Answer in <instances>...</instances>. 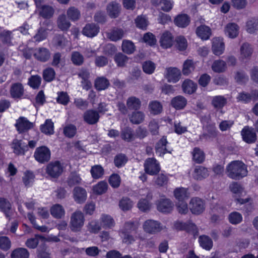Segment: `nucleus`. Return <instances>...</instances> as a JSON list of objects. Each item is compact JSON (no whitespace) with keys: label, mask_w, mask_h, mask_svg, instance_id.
Returning a JSON list of instances; mask_svg holds the SVG:
<instances>
[{"label":"nucleus","mask_w":258,"mask_h":258,"mask_svg":"<svg viewBox=\"0 0 258 258\" xmlns=\"http://www.w3.org/2000/svg\"><path fill=\"white\" fill-rule=\"evenodd\" d=\"M71 60L76 66L82 65L84 60V56L78 51H73L71 54Z\"/></svg>","instance_id":"obj_56"},{"label":"nucleus","mask_w":258,"mask_h":258,"mask_svg":"<svg viewBox=\"0 0 258 258\" xmlns=\"http://www.w3.org/2000/svg\"><path fill=\"white\" fill-rule=\"evenodd\" d=\"M143 229L145 232L150 234H155L162 229L161 224L153 220H146L143 224Z\"/></svg>","instance_id":"obj_6"},{"label":"nucleus","mask_w":258,"mask_h":258,"mask_svg":"<svg viewBox=\"0 0 258 258\" xmlns=\"http://www.w3.org/2000/svg\"><path fill=\"white\" fill-rule=\"evenodd\" d=\"M167 143L166 138L163 137L156 144L155 149L156 153H158L159 156H162L168 152L166 147Z\"/></svg>","instance_id":"obj_39"},{"label":"nucleus","mask_w":258,"mask_h":258,"mask_svg":"<svg viewBox=\"0 0 258 258\" xmlns=\"http://www.w3.org/2000/svg\"><path fill=\"white\" fill-rule=\"evenodd\" d=\"M58 27L62 31L68 30L71 26L70 22L67 19L64 14L59 16L57 21Z\"/></svg>","instance_id":"obj_41"},{"label":"nucleus","mask_w":258,"mask_h":258,"mask_svg":"<svg viewBox=\"0 0 258 258\" xmlns=\"http://www.w3.org/2000/svg\"><path fill=\"white\" fill-rule=\"evenodd\" d=\"M239 27L235 23L227 24L225 27V34L231 38H236L239 34Z\"/></svg>","instance_id":"obj_20"},{"label":"nucleus","mask_w":258,"mask_h":258,"mask_svg":"<svg viewBox=\"0 0 258 258\" xmlns=\"http://www.w3.org/2000/svg\"><path fill=\"white\" fill-rule=\"evenodd\" d=\"M106 10L108 15L111 18L117 17L120 12L119 4L115 2L109 3L107 6Z\"/></svg>","instance_id":"obj_34"},{"label":"nucleus","mask_w":258,"mask_h":258,"mask_svg":"<svg viewBox=\"0 0 258 258\" xmlns=\"http://www.w3.org/2000/svg\"><path fill=\"white\" fill-rule=\"evenodd\" d=\"M34 157L38 162L43 163L50 159V151L46 147L41 146L36 148Z\"/></svg>","instance_id":"obj_5"},{"label":"nucleus","mask_w":258,"mask_h":258,"mask_svg":"<svg viewBox=\"0 0 258 258\" xmlns=\"http://www.w3.org/2000/svg\"><path fill=\"white\" fill-rule=\"evenodd\" d=\"M100 221L102 227L104 228L110 229L115 226V223L113 218L106 214H102L100 217Z\"/></svg>","instance_id":"obj_33"},{"label":"nucleus","mask_w":258,"mask_h":258,"mask_svg":"<svg viewBox=\"0 0 258 258\" xmlns=\"http://www.w3.org/2000/svg\"><path fill=\"white\" fill-rule=\"evenodd\" d=\"M193 160L198 163H202L205 159V154L199 148H195L192 152Z\"/></svg>","instance_id":"obj_53"},{"label":"nucleus","mask_w":258,"mask_h":258,"mask_svg":"<svg viewBox=\"0 0 258 258\" xmlns=\"http://www.w3.org/2000/svg\"><path fill=\"white\" fill-rule=\"evenodd\" d=\"M53 42L58 48H63L68 43V40L61 35H57L53 39Z\"/></svg>","instance_id":"obj_61"},{"label":"nucleus","mask_w":258,"mask_h":258,"mask_svg":"<svg viewBox=\"0 0 258 258\" xmlns=\"http://www.w3.org/2000/svg\"><path fill=\"white\" fill-rule=\"evenodd\" d=\"M246 31L249 33H254L258 30V19L251 18L246 23Z\"/></svg>","instance_id":"obj_50"},{"label":"nucleus","mask_w":258,"mask_h":258,"mask_svg":"<svg viewBox=\"0 0 258 258\" xmlns=\"http://www.w3.org/2000/svg\"><path fill=\"white\" fill-rule=\"evenodd\" d=\"M41 131L45 134H53V123L50 119H47L44 124L41 126Z\"/></svg>","instance_id":"obj_58"},{"label":"nucleus","mask_w":258,"mask_h":258,"mask_svg":"<svg viewBox=\"0 0 258 258\" xmlns=\"http://www.w3.org/2000/svg\"><path fill=\"white\" fill-rule=\"evenodd\" d=\"M129 58L122 53H118L114 56V60L119 67H123L128 60Z\"/></svg>","instance_id":"obj_59"},{"label":"nucleus","mask_w":258,"mask_h":258,"mask_svg":"<svg viewBox=\"0 0 258 258\" xmlns=\"http://www.w3.org/2000/svg\"><path fill=\"white\" fill-rule=\"evenodd\" d=\"M145 171L146 173L150 175H155L157 174L160 168L157 161L153 158H148L144 163Z\"/></svg>","instance_id":"obj_9"},{"label":"nucleus","mask_w":258,"mask_h":258,"mask_svg":"<svg viewBox=\"0 0 258 258\" xmlns=\"http://www.w3.org/2000/svg\"><path fill=\"white\" fill-rule=\"evenodd\" d=\"M84 216L81 211H77L73 213L70 221L71 230L74 231H79L84 225Z\"/></svg>","instance_id":"obj_2"},{"label":"nucleus","mask_w":258,"mask_h":258,"mask_svg":"<svg viewBox=\"0 0 258 258\" xmlns=\"http://www.w3.org/2000/svg\"><path fill=\"white\" fill-rule=\"evenodd\" d=\"M23 87L21 83H16L12 85L10 88V94L13 98H20L23 95Z\"/></svg>","instance_id":"obj_28"},{"label":"nucleus","mask_w":258,"mask_h":258,"mask_svg":"<svg viewBox=\"0 0 258 258\" xmlns=\"http://www.w3.org/2000/svg\"><path fill=\"white\" fill-rule=\"evenodd\" d=\"M50 52L46 48L38 47L34 49L33 55L34 57L41 62H46L50 57Z\"/></svg>","instance_id":"obj_10"},{"label":"nucleus","mask_w":258,"mask_h":258,"mask_svg":"<svg viewBox=\"0 0 258 258\" xmlns=\"http://www.w3.org/2000/svg\"><path fill=\"white\" fill-rule=\"evenodd\" d=\"M124 31L121 28H113L107 34V37L111 41H117L123 38Z\"/></svg>","instance_id":"obj_25"},{"label":"nucleus","mask_w":258,"mask_h":258,"mask_svg":"<svg viewBox=\"0 0 258 258\" xmlns=\"http://www.w3.org/2000/svg\"><path fill=\"white\" fill-rule=\"evenodd\" d=\"M84 121L89 125H94L97 123L99 120L100 115L97 110L89 109L83 114Z\"/></svg>","instance_id":"obj_8"},{"label":"nucleus","mask_w":258,"mask_h":258,"mask_svg":"<svg viewBox=\"0 0 258 258\" xmlns=\"http://www.w3.org/2000/svg\"><path fill=\"white\" fill-rule=\"evenodd\" d=\"M243 140L247 143H252L256 140V135L253 128L245 126L241 131Z\"/></svg>","instance_id":"obj_16"},{"label":"nucleus","mask_w":258,"mask_h":258,"mask_svg":"<svg viewBox=\"0 0 258 258\" xmlns=\"http://www.w3.org/2000/svg\"><path fill=\"white\" fill-rule=\"evenodd\" d=\"M180 70L177 68L170 67L166 68L165 77L169 82L176 83L181 77Z\"/></svg>","instance_id":"obj_11"},{"label":"nucleus","mask_w":258,"mask_h":258,"mask_svg":"<svg viewBox=\"0 0 258 258\" xmlns=\"http://www.w3.org/2000/svg\"><path fill=\"white\" fill-rule=\"evenodd\" d=\"M122 50L127 54H131L135 50V46L131 41L124 40L122 43Z\"/></svg>","instance_id":"obj_48"},{"label":"nucleus","mask_w":258,"mask_h":258,"mask_svg":"<svg viewBox=\"0 0 258 258\" xmlns=\"http://www.w3.org/2000/svg\"><path fill=\"white\" fill-rule=\"evenodd\" d=\"M68 17L73 21H76L79 19L80 13L79 11L75 7L70 8L67 12Z\"/></svg>","instance_id":"obj_64"},{"label":"nucleus","mask_w":258,"mask_h":258,"mask_svg":"<svg viewBox=\"0 0 258 258\" xmlns=\"http://www.w3.org/2000/svg\"><path fill=\"white\" fill-rule=\"evenodd\" d=\"M197 35L203 40L208 39L211 35V30L206 25H201L196 29Z\"/></svg>","instance_id":"obj_27"},{"label":"nucleus","mask_w":258,"mask_h":258,"mask_svg":"<svg viewBox=\"0 0 258 258\" xmlns=\"http://www.w3.org/2000/svg\"><path fill=\"white\" fill-rule=\"evenodd\" d=\"M62 171V166L59 161L50 163L46 168L47 173L53 178L58 177Z\"/></svg>","instance_id":"obj_7"},{"label":"nucleus","mask_w":258,"mask_h":258,"mask_svg":"<svg viewBox=\"0 0 258 258\" xmlns=\"http://www.w3.org/2000/svg\"><path fill=\"white\" fill-rule=\"evenodd\" d=\"M212 70L216 73H222L226 69V62L221 59L215 60L212 65Z\"/></svg>","instance_id":"obj_43"},{"label":"nucleus","mask_w":258,"mask_h":258,"mask_svg":"<svg viewBox=\"0 0 258 258\" xmlns=\"http://www.w3.org/2000/svg\"><path fill=\"white\" fill-rule=\"evenodd\" d=\"M226 170L228 176L233 179H239L247 174L246 165L239 160L230 162Z\"/></svg>","instance_id":"obj_1"},{"label":"nucleus","mask_w":258,"mask_h":258,"mask_svg":"<svg viewBox=\"0 0 258 258\" xmlns=\"http://www.w3.org/2000/svg\"><path fill=\"white\" fill-rule=\"evenodd\" d=\"M174 22L178 27L184 28L189 24L190 18L186 14H180L174 19Z\"/></svg>","instance_id":"obj_35"},{"label":"nucleus","mask_w":258,"mask_h":258,"mask_svg":"<svg viewBox=\"0 0 258 258\" xmlns=\"http://www.w3.org/2000/svg\"><path fill=\"white\" fill-rule=\"evenodd\" d=\"M253 49L251 44L244 42L240 47V57L242 59H249L253 53Z\"/></svg>","instance_id":"obj_24"},{"label":"nucleus","mask_w":258,"mask_h":258,"mask_svg":"<svg viewBox=\"0 0 258 258\" xmlns=\"http://www.w3.org/2000/svg\"><path fill=\"white\" fill-rule=\"evenodd\" d=\"M160 43L161 46L164 48L171 47L173 43V37L171 33L168 31L163 33L160 39Z\"/></svg>","instance_id":"obj_21"},{"label":"nucleus","mask_w":258,"mask_h":258,"mask_svg":"<svg viewBox=\"0 0 258 258\" xmlns=\"http://www.w3.org/2000/svg\"><path fill=\"white\" fill-rule=\"evenodd\" d=\"M228 219L230 223L236 225L242 221V216L240 213L237 212H233L229 215Z\"/></svg>","instance_id":"obj_60"},{"label":"nucleus","mask_w":258,"mask_h":258,"mask_svg":"<svg viewBox=\"0 0 258 258\" xmlns=\"http://www.w3.org/2000/svg\"><path fill=\"white\" fill-rule=\"evenodd\" d=\"M157 209L162 213H170L174 207V204L168 199H160L157 204Z\"/></svg>","instance_id":"obj_12"},{"label":"nucleus","mask_w":258,"mask_h":258,"mask_svg":"<svg viewBox=\"0 0 258 258\" xmlns=\"http://www.w3.org/2000/svg\"><path fill=\"white\" fill-rule=\"evenodd\" d=\"M182 88L184 93L191 94L196 91L197 85L192 80L186 79L182 83Z\"/></svg>","instance_id":"obj_29"},{"label":"nucleus","mask_w":258,"mask_h":258,"mask_svg":"<svg viewBox=\"0 0 258 258\" xmlns=\"http://www.w3.org/2000/svg\"><path fill=\"white\" fill-rule=\"evenodd\" d=\"M47 29L40 27L37 31L33 38L35 41L40 42L46 38L47 36Z\"/></svg>","instance_id":"obj_55"},{"label":"nucleus","mask_w":258,"mask_h":258,"mask_svg":"<svg viewBox=\"0 0 258 258\" xmlns=\"http://www.w3.org/2000/svg\"><path fill=\"white\" fill-rule=\"evenodd\" d=\"M195 69V63L192 60L187 59L183 64L182 70V74L184 75L187 76L194 71Z\"/></svg>","instance_id":"obj_45"},{"label":"nucleus","mask_w":258,"mask_h":258,"mask_svg":"<svg viewBox=\"0 0 258 258\" xmlns=\"http://www.w3.org/2000/svg\"><path fill=\"white\" fill-rule=\"evenodd\" d=\"M145 114L140 111H134L128 115L130 121L135 124H139L143 122L145 119Z\"/></svg>","instance_id":"obj_31"},{"label":"nucleus","mask_w":258,"mask_h":258,"mask_svg":"<svg viewBox=\"0 0 258 258\" xmlns=\"http://www.w3.org/2000/svg\"><path fill=\"white\" fill-rule=\"evenodd\" d=\"M78 76L82 79V83L83 84V89L88 90L91 87V83L89 81L90 77V73L88 69L82 68L78 73Z\"/></svg>","instance_id":"obj_22"},{"label":"nucleus","mask_w":258,"mask_h":258,"mask_svg":"<svg viewBox=\"0 0 258 258\" xmlns=\"http://www.w3.org/2000/svg\"><path fill=\"white\" fill-rule=\"evenodd\" d=\"M175 227L179 230H184L188 232H192L194 237L197 233L196 225L190 221L186 223L177 222L175 224Z\"/></svg>","instance_id":"obj_18"},{"label":"nucleus","mask_w":258,"mask_h":258,"mask_svg":"<svg viewBox=\"0 0 258 258\" xmlns=\"http://www.w3.org/2000/svg\"><path fill=\"white\" fill-rule=\"evenodd\" d=\"M227 103V99L223 96H216L213 97L212 104L215 108L221 109Z\"/></svg>","instance_id":"obj_40"},{"label":"nucleus","mask_w":258,"mask_h":258,"mask_svg":"<svg viewBox=\"0 0 258 258\" xmlns=\"http://www.w3.org/2000/svg\"><path fill=\"white\" fill-rule=\"evenodd\" d=\"M47 248L44 243H41L37 249V256L38 258H50V253L47 251Z\"/></svg>","instance_id":"obj_57"},{"label":"nucleus","mask_w":258,"mask_h":258,"mask_svg":"<svg viewBox=\"0 0 258 258\" xmlns=\"http://www.w3.org/2000/svg\"><path fill=\"white\" fill-rule=\"evenodd\" d=\"M99 31V27L94 23L87 24L84 27L82 33L88 37H93L96 36Z\"/></svg>","instance_id":"obj_23"},{"label":"nucleus","mask_w":258,"mask_h":258,"mask_svg":"<svg viewBox=\"0 0 258 258\" xmlns=\"http://www.w3.org/2000/svg\"><path fill=\"white\" fill-rule=\"evenodd\" d=\"M54 13V10L51 7L43 6L40 12V15L44 18L51 17Z\"/></svg>","instance_id":"obj_63"},{"label":"nucleus","mask_w":258,"mask_h":258,"mask_svg":"<svg viewBox=\"0 0 258 258\" xmlns=\"http://www.w3.org/2000/svg\"><path fill=\"white\" fill-rule=\"evenodd\" d=\"M136 229L135 223L133 221L126 222L123 226V228L119 232L120 236L125 242L135 241L136 239L129 234L132 231Z\"/></svg>","instance_id":"obj_4"},{"label":"nucleus","mask_w":258,"mask_h":258,"mask_svg":"<svg viewBox=\"0 0 258 258\" xmlns=\"http://www.w3.org/2000/svg\"><path fill=\"white\" fill-rule=\"evenodd\" d=\"M90 172L94 179L101 178L104 174V169L101 165H96L92 167Z\"/></svg>","instance_id":"obj_52"},{"label":"nucleus","mask_w":258,"mask_h":258,"mask_svg":"<svg viewBox=\"0 0 258 258\" xmlns=\"http://www.w3.org/2000/svg\"><path fill=\"white\" fill-rule=\"evenodd\" d=\"M73 194L75 201L78 204L84 203L87 199V191L82 187H75L73 189Z\"/></svg>","instance_id":"obj_13"},{"label":"nucleus","mask_w":258,"mask_h":258,"mask_svg":"<svg viewBox=\"0 0 258 258\" xmlns=\"http://www.w3.org/2000/svg\"><path fill=\"white\" fill-rule=\"evenodd\" d=\"M81 180L79 174L76 172H71L68 178L67 183L69 186L72 187L75 185L80 184Z\"/></svg>","instance_id":"obj_49"},{"label":"nucleus","mask_w":258,"mask_h":258,"mask_svg":"<svg viewBox=\"0 0 258 258\" xmlns=\"http://www.w3.org/2000/svg\"><path fill=\"white\" fill-rule=\"evenodd\" d=\"M149 108L151 113L154 115H156L162 112V105L159 102L157 101H153L149 103Z\"/></svg>","instance_id":"obj_51"},{"label":"nucleus","mask_w":258,"mask_h":258,"mask_svg":"<svg viewBox=\"0 0 258 258\" xmlns=\"http://www.w3.org/2000/svg\"><path fill=\"white\" fill-rule=\"evenodd\" d=\"M0 210L5 214L6 217L10 220L13 214L12 205L6 199L0 198Z\"/></svg>","instance_id":"obj_17"},{"label":"nucleus","mask_w":258,"mask_h":258,"mask_svg":"<svg viewBox=\"0 0 258 258\" xmlns=\"http://www.w3.org/2000/svg\"><path fill=\"white\" fill-rule=\"evenodd\" d=\"M133 205V202L127 197L122 198L119 202V207L123 211L130 210Z\"/></svg>","instance_id":"obj_44"},{"label":"nucleus","mask_w":258,"mask_h":258,"mask_svg":"<svg viewBox=\"0 0 258 258\" xmlns=\"http://www.w3.org/2000/svg\"><path fill=\"white\" fill-rule=\"evenodd\" d=\"M121 137L125 141L131 142L135 139V135L132 128L126 127L122 131Z\"/></svg>","instance_id":"obj_54"},{"label":"nucleus","mask_w":258,"mask_h":258,"mask_svg":"<svg viewBox=\"0 0 258 258\" xmlns=\"http://www.w3.org/2000/svg\"><path fill=\"white\" fill-rule=\"evenodd\" d=\"M108 187V184L106 181H101L93 187V190L97 195H102L105 193Z\"/></svg>","instance_id":"obj_46"},{"label":"nucleus","mask_w":258,"mask_h":258,"mask_svg":"<svg viewBox=\"0 0 258 258\" xmlns=\"http://www.w3.org/2000/svg\"><path fill=\"white\" fill-rule=\"evenodd\" d=\"M126 106L128 109L138 110L141 106V101L135 96H131L126 100Z\"/></svg>","instance_id":"obj_32"},{"label":"nucleus","mask_w":258,"mask_h":258,"mask_svg":"<svg viewBox=\"0 0 258 258\" xmlns=\"http://www.w3.org/2000/svg\"><path fill=\"white\" fill-rule=\"evenodd\" d=\"M50 213L53 217L60 219L64 215L65 211L62 206L55 204L51 208Z\"/></svg>","instance_id":"obj_38"},{"label":"nucleus","mask_w":258,"mask_h":258,"mask_svg":"<svg viewBox=\"0 0 258 258\" xmlns=\"http://www.w3.org/2000/svg\"><path fill=\"white\" fill-rule=\"evenodd\" d=\"M189 208L192 214L200 215L205 209V203L204 200L200 198H192L189 202Z\"/></svg>","instance_id":"obj_3"},{"label":"nucleus","mask_w":258,"mask_h":258,"mask_svg":"<svg viewBox=\"0 0 258 258\" xmlns=\"http://www.w3.org/2000/svg\"><path fill=\"white\" fill-rule=\"evenodd\" d=\"M109 81L105 77H98L95 81V87L98 91L104 90L109 86Z\"/></svg>","instance_id":"obj_37"},{"label":"nucleus","mask_w":258,"mask_h":258,"mask_svg":"<svg viewBox=\"0 0 258 258\" xmlns=\"http://www.w3.org/2000/svg\"><path fill=\"white\" fill-rule=\"evenodd\" d=\"M12 148L14 152L17 155L24 154L28 150V146L25 143H23L22 140L15 139L12 143Z\"/></svg>","instance_id":"obj_26"},{"label":"nucleus","mask_w":258,"mask_h":258,"mask_svg":"<svg viewBox=\"0 0 258 258\" xmlns=\"http://www.w3.org/2000/svg\"><path fill=\"white\" fill-rule=\"evenodd\" d=\"M29 253L24 248H18L15 249L11 253V258H28Z\"/></svg>","instance_id":"obj_47"},{"label":"nucleus","mask_w":258,"mask_h":258,"mask_svg":"<svg viewBox=\"0 0 258 258\" xmlns=\"http://www.w3.org/2000/svg\"><path fill=\"white\" fill-rule=\"evenodd\" d=\"M147 191L146 199H141L138 204L137 207L142 212H147L150 210L151 208V204L149 201L152 199V195L149 192L148 189H145Z\"/></svg>","instance_id":"obj_19"},{"label":"nucleus","mask_w":258,"mask_h":258,"mask_svg":"<svg viewBox=\"0 0 258 258\" xmlns=\"http://www.w3.org/2000/svg\"><path fill=\"white\" fill-rule=\"evenodd\" d=\"M15 126L19 133H21L32 128L33 127V124L25 117H20L17 120Z\"/></svg>","instance_id":"obj_14"},{"label":"nucleus","mask_w":258,"mask_h":258,"mask_svg":"<svg viewBox=\"0 0 258 258\" xmlns=\"http://www.w3.org/2000/svg\"><path fill=\"white\" fill-rule=\"evenodd\" d=\"M187 104L186 99L183 96L179 95L172 99L171 104L176 109H183Z\"/></svg>","instance_id":"obj_30"},{"label":"nucleus","mask_w":258,"mask_h":258,"mask_svg":"<svg viewBox=\"0 0 258 258\" xmlns=\"http://www.w3.org/2000/svg\"><path fill=\"white\" fill-rule=\"evenodd\" d=\"M208 175L207 169L201 166L196 167L193 174L194 178L200 180L207 177Z\"/></svg>","instance_id":"obj_36"},{"label":"nucleus","mask_w":258,"mask_h":258,"mask_svg":"<svg viewBox=\"0 0 258 258\" xmlns=\"http://www.w3.org/2000/svg\"><path fill=\"white\" fill-rule=\"evenodd\" d=\"M225 45L222 38L216 37L213 39L212 50L215 55L218 56L222 54Z\"/></svg>","instance_id":"obj_15"},{"label":"nucleus","mask_w":258,"mask_h":258,"mask_svg":"<svg viewBox=\"0 0 258 258\" xmlns=\"http://www.w3.org/2000/svg\"><path fill=\"white\" fill-rule=\"evenodd\" d=\"M55 75V73L53 69L48 68L45 69L43 72V78L45 81H52Z\"/></svg>","instance_id":"obj_62"},{"label":"nucleus","mask_w":258,"mask_h":258,"mask_svg":"<svg viewBox=\"0 0 258 258\" xmlns=\"http://www.w3.org/2000/svg\"><path fill=\"white\" fill-rule=\"evenodd\" d=\"M174 195L179 201H183L189 197L187 189L184 187H178L175 189Z\"/></svg>","instance_id":"obj_42"}]
</instances>
